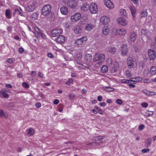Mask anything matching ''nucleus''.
I'll use <instances>...</instances> for the list:
<instances>
[{
	"label": "nucleus",
	"mask_w": 156,
	"mask_h": 156,
	"mask_svg": "<svg viewBox=\"0 0 156 156\" xmlns=\"http://www.w3.org/2000/svg\"><path fill=\"white\" fill-rule=\"evenodd\" d=\"M0 94L2 95L5 98H8L9 97V94L6 93L5 91L2 90L0 91Z\"/></svg>",
	"instance_id": "5701e85b"
},
{
	"label": "nucleus",
	"mask_w": 156,
	"mask_h": 156,
	"mask_svg": "<svg viewBox=\"0 0 156 156\" xmlns=\"http://www.w3.org/2000/svg\"><path fill=\"white\" fill-rule=\"evenodd\" d=\"M133 79H134V80H131V81H139L142 80L143 79L142 78L140 77H136L132 78Z\"/></svg>",
	"instance_id": "e433bc0d"
},
{
	"label": "nucleus",
	"mask_w": 156,
	"mask_h": 156,
	"mask_svg": "<svg viewBox=\"0 0 156 156\" xmlns=\"http://www.w3.org/2000/svg\"><path fill=\"white\" fill-rule=\"evenodd\" d=\"M136 37V34L135 33H133L131 34L130 36V39L131 41L134 42Z\"/></svg>",
	"instance_id": "7c9ffc66"
},
{
	"label": "nucleus",
	"mask_w": 156,
	"mask_h": 156,
	"mask_svg": "<svg viewBox=\"0 0 156 156\" xmlns=\"http://www.w3.org/2000/svg\"><path fill=\"white\" fill-rule=\"evenodd\" d=\"M92 58V55L90 54H87L85 57V59L86 60V63L87 64H89L90 63Z\"/></svg>",
	"instance_id": "a211bd4d"
},
{
	"label": "nucleus",
	"mask_w": 156,
	"mask_h": 156,
	"mask_svg": "<svg viewBox=\"0 0 156 156\" xmlns=\"http://www.w3.org/2000/svg\"><path fill=\"white\" fill-rule=\"evenodd\" d=\"M62 32V29L59 28H57L53 30L51 32V35L53 37H55L59 36Z\"/></svg>",
	"instance_id": "20e7f679"
},
{
	"label": "nucleus",
	"mask_w": 156,
	"mask_h": 156,
	"mask_svg": "<svg viewBox=\"0 0 156 156\" xmlns=\"http://www.w3.org/2000/svg\"><path fill=\"white\" fill-rule=\"evenodd\" d=\"M145 126L144 124H141L138 127V129L140 130H143Z\"/></svg>",
	"instance_id": "8fccbe9b"
},
{
	"label": "nucleus",
	"mask_w": 156,
	"mask_h": 156,
	"mask_svg": "<svg viewBox=\"0 0 156 156\" xmlns=\"http://www.w3.org/2000/svg\"><path fill=\"white\" fill-rule=\"evenodd\" d=\"M73 80L72 79H69L68 81L66 82V84H67L68 85H69L71 83L73 82Z\"/></svg>",
	"instance_id": "ea45409f"
},
{
	"label": "nucleus",
	"mask_w": 156,
	"mask_h": 156,
	"mask_svg": "<svg viewBox=\"0 0 156 156\" xmlns=\"http://www.w3.org/2000/svg\"><path fill=\"white\" fill-rule=\"evenodd\" d=\"M109 21V18L105 16L101 17L100 19L101 22L103 24H106L108 23Z\"/></svg>",
	"instance_id": "9b49d317"
},
{
	"label": "nucleus",
	"mask_w": 156,
	"mask_h": 156,
	"mask_svg": "<svg viewBox=\"0 0 156 156\" xmlns=\"http://www.w3.org/2000/svg\"><path fill=\"white\" fill-rule=\"evenodd\" d=\"M23 86L26 88H28L29 87V84L26 82H23Z\"/></svg>",
	"instance_id": "49530a36"
},
{
	"label": "nucleus",
	"mask_w": 156,
	"mask_h": 156,
	"mask_svg": "<svg viewBox=\"0 0 156 156\" xmlns=\"http://www.w3.org/2000/svg\"><path fill=\"white\" fill-rule=\"evenodd\" d=\"M15 11L16 12H18L19 14L21 16H23V13L20 11V10L19 9H16L15 10Z\"/></svg>",
	"instance_id": "de8ad7c7"
},
{
	"label": "nucleus",
	"mask_w": 156,
	"mask_h": 156,
	"mask_svg": "<svg viewBox=\"0 0 156 156\" xmlns=\"http://www.w3.org/2000/svg\"><path fill=\"white\" fill-rule=\"evenodd\" d=\"M41 104L40 102H37L35 104V106L36 107L38 108L41 106Z\"/></svg>",
	"instance_id": "052dcab7"
},
{
	"label": "nucleus",
	"mask_w": 156,
	"mask_h": 156,
	"mask_svg": "<svg viewBox=\"0 0 156 156\" xmlns=\"http://www.w3.org/2000/svg\"><path fill=\"white\" fill-rule=\"evenodd\" d=\"M128 86L130 88H134L135 87V85L130 84H129Z\"/></svg>",
	"instance_id": "338daca9"
},
{
	"label": "nucleus",
	"mask_w": 156,
	"mask_h": 156,
	"mask_svg": "<svg viewBox=\"0 0 156 156\" xmlns=\"http://www.w3.org/2000/svg\"><path fill=\"white\" fill-rule=\"evenodd\" d=\"M147 13L146 10L144 9L142 10L140 12V16L141 17H144L147 16Z\"/></svg>",
	"instance_id": "4be33fe9"
},
{
	"label": "nucleus",
	"mask_w": 156,
	"mask_h": 156,
	"mask_svg": "<svg viewBox=\"0 0 156 156\" xmlns=\"http://www.w3.org/2000/svg\"><path fill=\"white\" fill-rule=\"evenodd\" d=\"M75 97V95L74 94H72L69 95V98L70 99L74 98Z\"/></svg>",
	"instance_id": "13d9d810"
},
{
	"label": "nucleus",
	"mask_w": 156,
	"mask_h": 156,
	"mask_svg": "<svg viewBox=\"0 0 156 156\" xmlns=\"http://www.w3.org/2000/svg\"><path fill=\"white\" fill-rule=\"evenodd\" d=\"M105 4L108 8L112 9L114 7V5L110 0H105Z\"/></svg>",
	"instance_id": "9d476101"
},
{
	"label": "nucleus",
	"mask_w": 156,
	"mask_h": 156,
	"mask_svg": "<svg viewBox=\"0 0 156 156\" xmlns=\"http://www.w3.org/2000/svg\"><path fill=\"white\" fill-rule=\"evenodd\" d=\"M100 105L101 106H105L106 105V103L105 102H103L100 103Z\"/></svg>",
	"instance_id": "774afa93"
},
{
	"label": "nucleus",
	"mask_w": 156,
	"mask_h": 156,
	"mask_svg": "<svg viewBox=\"0 0 156 156\" xmlns=\"http://www.w3.org/2000/svg\"><path fill=\"white\" fill-rule=\"evenodd\" d=\"M19 52L20 53H22L24 51V49L22 48H20L18 49Z\"/></svg>",
	"instance_id": "0e129e2a"
},
{
	"label": "nucleus",
	"mask_w": 156,
	"mask_h": 156,
	"mask_svg": "<svg viewBox=\"0 0 156 156\" xmlns=\"http://www.w3.org/2000/svg\"><path fill=\"white\" fill-rule=\"evenodd\" d=\"M90 5L86 3H83L81 6V9L83 11H87L89 8Z\"/></svg>",
	"instance_id": "f3484780"
},
{
	"label": "nucleus",
	"mask_w": 156,
	"mask_h": 156,
	"mask_svg": "<svg viewBox=\"0 0 156 156\" xmlns=\"http://www.w3.org/2000/svg\"><path fill=\"white\" fill-rule=\"evenodd\" d=\"M40 36L44 39H45L46 38V37L45 35L42 32L40 34Z\"/></svg>",
	"instance_id": "864d4df0"
},
{
	"label": "nucleus",
	"mask_w": 156,
	"mask_h": 156,
	"mask_svg": "<svg viewBox=\"0 0 156 156\" xmlns=\"http://www.w3.org/2000/svg\"><path fill=\"white\" fill-rule=\"evenodd\" d=\"M56 41L59 43H63L65 40V37L62 35L59 36L56 38Z\"/></svg>",
	"instance_id": "2eb2a0df"
},
{
	"label": "nucleus",
	"mask_w": 156,
	"mask_h": 156,
	"mask_svg": "<svg viewBox=\"0 0 156 156\" xmlns=\"http://www.w3.org/2000/svg\"><path fill=\"white\" fill-rule=\"evenodd\" d=\"M116 102L117 104L120 105L122 104V101L119 99H117L116 100Z\"/></svg>",
	"instance_id": "4d7b16f0"
},
{
	"label": "nucleus",
	"mask_w": 156,
	"mask_h": 156,
	"mask_svg": "<svg viewBox=\"0 0 156 156\" xmlns=\"http://www.w3.org/2000/svg\"><path fill=\"white\" fill-rule=\"evenodd\" d=\"M81 18V14L79 13H75L71 17V20L72 22H74L78 21Z\"/></svg>",
	"instance_id": "423d86ee"
},
{
	"label": "nucleus",
	"mask_w": 156,
	"mask_h": 156,
	"mask_svg": "<svg viewBox=\"0 0 156 156\" xmlns=\"http://www.w3.org/2000/svg\"><path fill=\"white\" fill-rule=\"evenodd\" d=\"M51 7L49 5H44L42 9V14L44 16H46L51 12Z\"/></svg>",
	"instance_id": "f03ea898"
},
{
	"label": "nucleus",
	"mask_w": 156,
	"mask_h": 156,
	"mask_svg": "<svg viewBox=\"0 0 156 156\" xmlns=\"http://www.w3.org/2000/svg\"><path fill=\"white\" fill-rule=\"evenodd\" d=\"M35 7L33 5H28L26 8V10L28 12L33 11L35 9Z\"/></svg>",
	"instance_id": "412c9836"
},
{
	"label": "nucleus",
	"mask_w": 156,
	"mask_h": 156,
	"mask_svg": "<svg viewBox=\"0 0 156 156\" xmlns=\"http://www.w3.org/2000/svg\"><path fill=\"white\" fill-rule=\"evenodd\" d=\"M152 139L151 138H149L147 139L146 142L145 144V146L146 147H148L151 143Z\"/></svg>",
	"instance_id": "b1692460"
},
{
	"label": "nucleus",
	"mask_w": 156,
	"mask_h": 156,
	"mask_svg": "<svg viewBox=\"0 0 156 156\" xmlns=\"http://www.w3.org/2000/svg\"><path fill=\"white\" fill-rule=\"evenodd\" d=\"M34 130L32 128H30L28 130L27 134L30 136H31L34 134Z\"/></svg>",
	"instance_id": "2f4dec72"
},
{
	"label": "nucleus",
	"mask_w": 156,
	"mask_h": 156,
	"mask_svg": "<svg viewBox=\"0 0 156 156\" xmlns=\"http://www.w3.org/2000/svg\"><path fill=\"white\" fill-rule=\"evenodd\" d=\"M3 116L6 117L7 116V114H5L2 109L0 110V116L2 117Z\"/></svg>",
	"instance_id": "f704fd0d"
},
{
	"label": "nucleus",
	"mask_w": 156,
	"mask_h": 156,
	"mask_svg": "<svg viewBox=\"0 0 156 156\" xmlns=\"http://www.w3.org/2000/svg\"><path fill=\"white\" fill-rule=\"evenodd\" d=\"M6 16L8 19H10L11 18V16L10 15V12L9 9H7L5 11Z\"/></svg>",
	"instance_id": "c85d7f7f"
},
{
	"label": "nucleus",
	"mask_w": 156,
	"mask_h": 156,
	"mask_svg": "<svg viewBox=\"0 0 156 156\" xmlns=\"http://www.w3.org/2000/svg\"><path fill=\"white\" fill-rule=\"evenodd\" d=\"M98 100L99 101H101L102 99V97L101 96H99L98 97Z\"/></svg>",
	"instance_id": "69168bd1"
},
{
	"label": "nucleus",
	"mask_w": 156,
	"mask_h": 156,
	"mask_svg": "<svg viewBox=\"0 0 156 156\" xmlns=\"http://www.w3.org/2000/svg\"><path fill=\"white\" fill-rule=\"evenodd\" d=\"M117 21L119 24L122 26H126L127 23L126 20L123 18H119L117 19Z\"/></svg>",
	"instance_id": "ddd939ff"
},
{
	"label": "nucleus",
	"mask_w": 156,
	"mask_h": 156,
	"mask_svg": "<svg viewBox=\"0 0 156 156\" xmlns=\"http://www.w3.org/2000/svg\"><path fill=\"white\" fill-rule=\"evenodd\" d=\"M87 40V38L85 37L77 39L75 43V46L78 47H82L86 43Z\"/></svg>",
	"instance_id": "f257e3e1"
},
{
	"label": "nucleus",
	"mask_w": 156,
	"mask_h": 156,
	"mask_svg": "<svg viewBox=\"0 0 156 156\" xmlns=\"http://www.w3.org/2000/svg\"><path fill=\"white\" fill-rule=\"evenodd\" d=\"M120 12L121 15L123 16H126V12L125 10L122 9L120 10Z\"/></svg>",
	"instance_id": "72a5a7b5"
},
{
	"label": "nucleus",
	"mask_w": 156,
	"mask_h": 156,
	"mask_svg": "<svg viewBox=\"0 0 156 156\" xmlns=\"http://www.w3.org/2000/svg\"><path fill=\"white\" fill-rule=\"evenodd\" d=\"M125 74L126 76L128 77L131 76V73L130 72L129 70L126 71L125 72Z\"/></svg>",
	"instance_id": "3c124183"
},
{
	"label": "nucleus",
	"mask_w": 156,
	"mask_h": 156,
	"mask_svg": "<svg viewBox=\"0 0 156 156\" xmlns=\"http://www.w3.org/2000/svg\"><path fill=\"white\" fill-rule=\"evenodd\" d=\"M104 89L106 91L108 92L113 91L114 90V88H113L110 87H103Z\"/></svg>",
	"instance_id": "bb28decb"
},
{
	"label": "nucleus",
	"mask_w": 156,
	"mask_h": 156,
	"mask_svg": "<svg viewBox=\"0 0 156 156\" xmlns=\"http://www.w3.org/2000/svg\"><path fill=\"white\" fill-rule=\"evenodd\" d=\"M126 32V30L123 28L119 29L116 30V33L118 35L125 34Z\"/></svg>",
	"instance_id": "aec40b11"
},
{
	"label": "nucleus",
	"mask_w": 156,
	"mask_h": 156,
	"mask_svg": "<svg viewBox=\"0 0 156 156\" xmlns=\"http://www.w3.org/2000/svg\"><path fill=\"white\" fill-rule=\"evenodd\" d=\"M144 65V63L143 61L140 62L139 64V66L140 67L143 68Z\"/></svg>",
	"instance_id": "a18cd8bd"
},
{
	"label": "nucleus",
	"mask_w": 156,
	"mask_h": 156,
	"mask_svg": "<svg viewBox=\"0 0 156 156\" xmlns=\"http://www.w3.org/2000/svg\"><path fill=\"white\" fill-rule=\"evenodd\" d=\"M108 67L106 65H104L101 68V70L103 73H106L108 71Z\"/></svg>",
	"instance_id": "393cba45"
},
{
	"label": "nucleus",
	"mask_w": 156,
	"mask_h": 156,
	"mask_svg": "<svg viewBox=\"0 0 156 156\" xmlns=\"http://www.w3.org/2000/svg\"><path fill=\"white\" fill-rule=\"evenodd\" d=\"M61 12L62 14L66 15L68 12L67 8L65 6H62L60 9Z\"/></svg>",
	"instance_id": "6ab92c4d"
},
{
	"label": "nucleus",
	"mask_w": 156,
	"mask_h": 156,
	"mask_svg": "<svg viewBox=\"0 0 156 156\" xmlns=\"http://www.w3.org/2000/svg\"><path fill=\"white\" fill-rule=\"evenodd\" d=\"M148 55L151 60H154L156 58V53L153 49H150L148 51Z\"/></svg>",
	"instance_id": "1a4fd4ad"
},
{
	"label": "nucleus",
	"mask_w": 156,
	"mask_h": 156,
	"mask_svg": "<svg viewBox=\"0 0 156 156\" xmlns=\"http://www.w3.org/2000/svg\"><path fill=\"white\" fill-rule=\"evenodd\" d=\"M156 95V92L154 91H150L149 95Z\"/></svg>",
	"instance_id": "e2e57ef3"
},
{
	"label": "nucleus",
	"mask_w": 156,
	"mask_h": 156,
	"mask_svg": "<svg viewBox=\"0 0 156 156\" xmlns=\"http://www.w3.org/2000/svg\"><path fill=\"white\" fill-rule=\"evenodd\" d=\"M59 101L57 99H55L53 101V103L54 104L57 105Z\"/></svg>",
	"instance_id": "680f3d73"
},
{
	"label": "nucleus",
	"mask_w": 156,
	"mask_h": 156,
	"mask_svg": "<svg viewBox=\"0 0 156 156\" xmlns=\"http://www.w3.org/2000/svg\"><path fill=\"white\" fill-rule=\"evenodd\" d=\"M130 10L131 11L133 17H135L136 16V10L132 6L130 7Z\"/></svg>",
	"instance_id": "cd10ccee"
},
{
	"label": "nucleus",
	"mask_w": 156,
	"mask_h": 156,
	"mask_svg": "<svg viewBox=\"0 0 156 156\" xmlns=\"http://www.w3.org/2000/svg\"><path fill=\"white\" fill-rule=\"evenodd\" d=\"M119 67L117 66L116 67H112V71L113 73H114L119 68Z\"/></svg>",
	"instance_id": "a19ab883"
},
{
	"label": "nucleus",
	"mask_w": 156,
	"mask_h": 156,
	"mask_svg": "<svg viewBox=\"0 0 156 156\" xmlns=\"http://www.w3.org/2000/svg\"><path fill=\"white\" fill-rule=\"evenodd\" d=\"M134 62L132 58L129 57L127 58V65L129 68H133L134 67Z\"/></svg>",
	"instance_id": "0eeeda50"
},
{
	"label": "nucleus",
	"mask_w": 156,
	"mask_h": 156,
	"mask_svg": "<svg viewBox=\"0 0 156 156\" xmlns=\"http://www.w3.org/2000/svg\"><path fill=\"white\" fill-rule=\"evenodd\" d=\"M12 28L11 26H9L7 27V30H8V33H11L12 30Z\"/></svg>",
	"instance_id": "58836bf2"
},
{
	"label": "nucleus",
	"mask_w": 156,
	"mask_h": 156,
	"mask_svg": "<svg viewBox=\"0 0 156 156\" xmlns=\"http://www.w3.org/2000/svg\"><path fill=\"white\" fill-rule=\"evenodd\" d=\"M102 31L103 34L104 35H107L109 33V30L107 27H105L103 29Z\"/></svg>",
	"instance_id": "a878e982"
},
{
	"label": "nucleus",
	"mask_w": 156,
	"mask_h": 156,
	"mask_svg": "<svg viewBox=\"0 0 156 156\" xmlns=\"http://www.w3.org/2000/svg\"><path fill=\"white\" fill-rule=\"evenodd\" d=\"M108 50L110 53H114L116 52V49L115 47H109L108 48Z\"/></svg>",
	"instance_id": "c756f323"
},
{
	"label": "nucleus",
	"mask_w": 156,
	"mask_h": 156,
	"mask_svg": "<svg viewBox=\"0 0 156 156\" xmlns=\"http://www.w3.org/2000/svg\"><path fill=\"white\" fill-rule=\"evenodd\" d=\"M12 105V103H7L5 104V106L6 107L9 108L10 106H11Z\"/></svg>",
	"instance_id": "5fc2aeb1"
},
{
	"label": "nucleus",
	"mask_w": 156,
	"mask_h": 156,
	"mask_svg": "<svg viewBox=\"0 0 156 156\" xmlns=\"http://www.w3.org/2000/svg\"><path fill=\"white\" fill-rule=\"evenodd\" d=\"M129 80H121V82L123 83H129Z\"/></svg>",
	"instance_id": "6e6d98bb"
},
{
	"label": "nucleus",
	"mask_w": 156,
	"mask_h": 156,
	"mask_svg": "<svg viewBox=\"0 0 156 156\" xmlns=\"http://www.w3.org/2000/svg\"><path fill=\"white\" fill-rule=\"evenodd\" d=\"M119 67L117 66L116 67H112V71L113 73H114L119 68Z\"/></svg>",
	"instance_id": "79ce46f5"
},
{
	"label": "nucleus",
	"mask_w": 156,
	"mask_h": 156,
	"mask_svg": "<svg viewBox=\"0 0 156 156\" xmlns=\"http://www.w3.org/2000/svg\"><path fill=\"white\" fill-rule=\"evenodd\" d=\"M48 57L51 58H54L53 55L51 53H48Z\"/></svg>",
	"instance_id": "bf43d9fd"
},
{
	"label": "nucleus",
	"mask_w": 156,
	"mask_h": 156,
	"mask_svg": "<svg viewBox=\"0 0 156 156\" xmlns=\"http://www.w3.org/2000/svg\"><path fill=\"white\" fill-rule=\"evenodd\" d=\"M82 57V53L81 52H78L76 54V57L78 59L81 58Z\"/></svg>",
	"instance_id": "37998d69"
},
{
	"label": "nucleus",
	"mask_w": 156,
	"mask_h": 156,
	"mask_svg": "<svg viewBox=\"0 0 156 156\" xmlns=\"http://www.w3.org/2000/svg\"><path fill=\"white\" fill-rule=\"evenodd\" d=\"M74 32L76 34H80L81 32V30L80 28H77L74 30Z\"/></svg>",
	"instance_id": "4c0bfd02"
},
{
	"label": "nucleus",
	"mask_w": 156,
	"mask_h": 156,
	"mask_svg": "<svg viewBox=\"0 0 156 156\" xmlns=\"http://www.w3.org/2000/svg\"><path fill=\"white\" fill-rule=\"evenodd\" d=\"M151 73L152 74H154L156 73V67L152 66L151 68Z\"/></svg>",
	"instance_id": "473e14b6"
},
{
	"label": "nucleus",
	"mask_w": 156,
	"mask_h": 156,
	"mask_svg": "<svg viewBox=\"0 0 156 156\" xmlns=\"http://www.w3.org/2000/svg\"><path fill=\"white\" fill-rule=\"evenodd\" d=\"M90 10L92 14L96 13L98 11L97 6L96 4L92 3L90 6Z\"/></svg>",
	"instance_id": "39448f33"
},
{
	"label": "nucleus",
	"mask_w": 156,
	"mask_h": 156,
	"mask_svg": "<svg viewBox=\"0 0 156 156\" xmlns=\"http://www.w3.org/2000/svg\"><path fill=\"white\" fill-rule=\"evenodd\" d=\"M65 4L69 7L73 9L76 8V6L77 4V2L74 0H70L65 1Z\"/></svg>",
	"instance_id": "7ed1b4c3"
},
{
	"label": "nucleus",
	"mask_w": 156,
	"mask_h": 156,
	"mask_svg": "<svg viewBox=\"0 0 156 156\" xmlns=\"http://www.w3.org/2000/svg\"><path fill=\"white\" fill-rule=\"evenodd\" d=\"M121 54L122 56H125L128 52L127 46L125 44L122 45L121 48Z\"/></svg>",
	"instance_id": "f8f14e48"
},
{
	"label": "nucleus",
	"mask_w": 156,
	"mask_h": 156,
	"mask_svg": "<svg viewBox=\"0 0 156 156\" xmlns=\"http://www.w3.org/2000/svg\"><path fill=\"white\" fill-rule=\"evenodd\" d=\"M34 30L35 32H34V33L35 34V37L38 38H39L40 34L41 32L40 31L38 28L37 27H34Z\"/></svg>",
	"instance_id": "4468645a"
},
{
	"label": "nucleus",
	"mask_w": 156,
	"mask_h": 156,
	"mask_svg": "<svg viewBox=\"0 0 156 156\" xmlns=\"http://www.w3.org/2000/svg\"><path fill=\"white\" fill-rule=\"evenodd\" d=\"M142 91L145 93L147 95H149L150 91L147 90L145 89H143Z\"/></svg>",
	"instance_id": "c03bdc74"
},
{
	"label": "nucleus",
	"mask_w": 156,
	"mask_h": 156,
	"mask_svg": "<svg viewBox=\"0 0 156 156\" xmlns=\"http://www.w3.org/2000/svg\"><path fill=\"white\" fill-rule=\"evenodd\" d=\"M105 55L103 54H101L99 55L96 54L93 58V60L94 61H97L100 60H103L105 59Z\"/></svg>",
	"instance_id": "6e6552de"
},
{
	"label": "nucleus",
	"mask_w": 156,
	"mask_h": 156,
	"mask_svg": "<svg viewBox=\"0 0 156 156\" xmlns=\"http://www.w3.org/2000/svg\"><path fill=\"white\" fill-rule=\"evenodd\" d=\"M94 108L98 111V112L100 114L102 115L103 114L102 110L99 107L96 106Z\"/></svg>",
	"instance_id": "c9c22d12"
},
{
	"label": "nucleus",
	"mask_w": 156,
	"mask_h": 156,
	"mask_svg": "<svg viewBox=\"0 0 156 156\" xmlns=\"http://www.w3.org/2000/svg\"><path fill=\"white\" fill-rule=\"evenodd\" d=\"M141 105L142 107L144 108H146L148 106V104L147 103H141Z\"/></svg>",
	"instance_id": "603ef678"
},
{
	"label": "nucleus",
	"mask_w": 156,
	"mask_h": 156,
	"mask_svg": "<svg viewBox=\"0 0 156 156\" xmlns=\"http://www.w3.org/2000/svg\"><path fill=\"white\" fill-rule=\"evenodd\" d=\"M150 151V149L148 148L144 149L142 150V153H145L148 152Z\"/></svg>",
	"instance_id": "09e8293b"
},
{
	"label": "nucleus",
	"mask_w": 156,
	"mask_h": 156,
	"mask_svg": "<svg viewBox=\"0 0 156 156\" xmlns=\"http://www.w3.org/2000/svg\"><path fill=\"white\" fill-rule=\"evenodd\" d=\"M94 27V25L92 24H88L86 25L85 29L86 30L89 31L92 30Z\"/></svg>",
	"instance_id": "dca6fc26"
}]
</instances>
